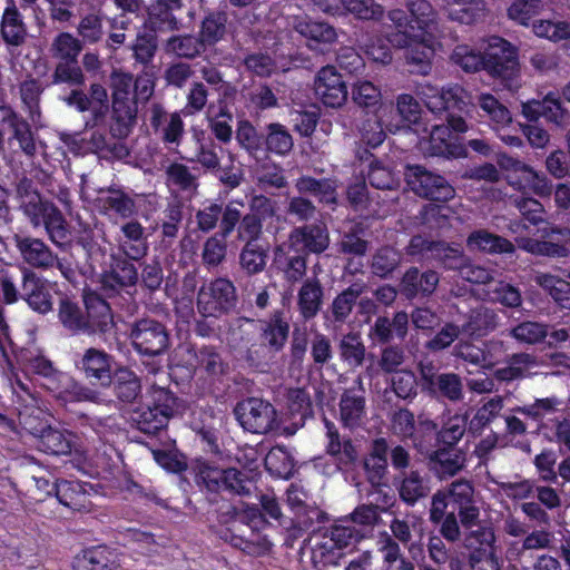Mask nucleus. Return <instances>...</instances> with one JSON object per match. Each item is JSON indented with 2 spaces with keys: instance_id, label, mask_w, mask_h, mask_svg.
Listing matches in <instances>:
<instances>
[{
  "instance_id": "44",
  "label": "nucleus",
  "mask_w": 570,
  "mask_h": 570,
  "mask_svg": "<svg viewBox=\"0 0 570 570\" xmlns=\"http://www.w3.org/2000/svg\"><path fill=\"white\" fill-rule=\"evenodd\" d=\"M301 194H311L318 197L320 202L334 204L336 202V185L331 179H315L303 176L295 184Z\"/></svg>"
},
{
  "instance_id": "62",
  "label": "nucleus",
  "mask_w": 570,
  "mask_h": 570,
  "mask_svg": "<svg viewBox=\"0 0 570 570\" xmlns=\"http://www.w3.org/2000/svg\"><path fill=\"white\" fill-rule=\"evenodd\" d=\"M352 98L355 104L366 108L382 105V94L380 88L368 80L355 81L352 88Z\"/></svg>"
},
{
  "instance_id": "63",
  "label": "nucleus",
  "mask_w": 570,
  "mask_h": 570,
  "mask_svg": "<svg viewBox=\"0 0 570 570\" xmlns=\"http://www.w3.org/2000/svg\"><path fill=\"white\" fill-rule=\"evenodd\" d=\"M532 29L535 36L554 42L570 39V22L567 21L539 20Z\"/></svg>"
},
{
  "instance_id": "40",
  "label": "nucleus",
  "mask_w": 570,
  "mask_h": 570,
  "mask_svg": "<svg viewBox=\"0 0 570 570\" xmlns=\"http://www.w3.org/2000/svg\"><path fill=\"white\" fill-rule=\"evenodd\" d=\"M481 110L489 118L493 130L505 129L512 122L510 110L490 94H481L478 98Z\"/></svg>"
},
{
  "instance_id": "3",
  "label": "nucleus",
  "mask_w": 570,
  "mask_h": 570,
  "mask_svg": "<svg viewBox=\"0 0 570 570\" xmlns=\"http://www.w3.org/2000/svg\"><path fill=\"white\" fill-rule=\"evenodd\" d=\"M87 318H83L79 308L67 301L61 302L59 317L62 324L70 331L89 328L105 332L112 324L109 305L95 294L85 296Z\"/></svg>"
},
{
  "instance_id": "18",
  "label": "nucleus",
  "mask_w": 570,
  "mask_h": 570,
  "mask_svg": "<svg viewBox=\"0 0 570 570\" xmlns=\"http://www.w3.org/2000/svg\"><path fill=\"white\" fill-rule=\"evenodd\" d=\"M38 450L52 455H65L72 451L82 453L78 448V436L71 432L48 425L38 435Z\"/></svg>"
},
{
  "instance_id": "45",
  "label": "nucleus",
  "mask_w": 570,
  "mask_h": 570,
  "mask_svg": "<svg viewBox=\"0 0 570 570\" xmlns=\"http://www.w3.org/2000/svg\"><path fill=\"white\" fill-rule=\"evenodd\" d=\"M497 313L488 307H479L471 312L462 331L469 335L483 336L498 326Z\"/></svg>"
},
{
  "instance_id": "53",
  "label": "nucleus",
  "mask_w": 570,
  "mask_h": 570,
  "mask_svg": "<svg viewBox=\"0 0 570 570\" xmlns=\"http://www.w3.org/2000/svg\"><path fill=\"white\" fill-rule=\"evenodd\" d=\"M451 59L466 72H475L481 68L485 69L484 55L468 45H458L451 55Z\"/></svg>"
},
{
  "instance_id": "12",
  "label": "nucleus",
  "mask_w": 570,
  "mask_h": 570,
  "mask_svg": "<svg viewBox=\"0 0 570 570\" xmlns=\"http://www.w3.org/2000/svg\"><path fill=\"white\" fill-rule=\"evenodd\" d=\"M548 239L539 240L534 238L522 237L517 239L518 246L532 255L546 256L551 258H564L570 254V229L551 228L543 234Z\"/></svg>"
},
{
  "instance_id": "14",
  "label": "nucleus",
  "mask_w": 570,
  "mask_h": 570,
  "mask_svg": "<svg viewBox=\"0 0 570 570\" xmlns=\"http://www.w3.org/2000/svg\"><path fill=\"white\" fill-rule=\"evenodd\" d=\"M315 94L328 107H341L347 98V88L335 67H323L316 76Z\"/></svg>"
},
{
  "instance_id": "48",
  "label": "nucleus",
  "mask_w": 570,
  "mask_h": 570,
  "mask_svg": "<svg viewBox=\"0 0 570 570\" xmlns=\"http://www.w3.org/2000/svg\"><path fill=\"white\" fill-rule=\"evenodd\" d=\"M537 365L533 356L527 353L514 354L507 366L495 371V377L500 381H513L530 374V370Z\"/></svg>"
},
{
  "instance_id": "36",
  "label": "nucleus",
  "mask_w": 570,
  "mask_h": 570,
  "mask_svg": "<svg viewBox=\"0 0 570 570\" xmlns=\"http://www.w3.org/2000/svg\"><path fill=\"white\" fill-rule=\"evenodd\" d=\"M431 468L440 478L456 474L465 463V455L456 449H441L430 455Z\"/></svg>"
},
{
  "instance_id": "42",
  "label": "nucleus",
  "mask_w": 570,
  "mask_h": 570,
  "mask_svg": "<svg viewBox=\"0 0 570 570\" xmlns=\"http://www.w3.org/2000/svg\"><path fill=\"white\" fill-rule=\"evenodd\" d=\"M533 281L561 307L570 309V283L548 273H537Z\"/></svg>"
},
{
  "instance_id": "57",
  "label": "nucleus",
  "mask_w": 570,
  "mask_h": 570,
  "mask_svg": "<svg viewBox=\"0 0 570 570\" xmlns=\"http://www.w3.org/2000/svg\"><path fill=\"white\" fill-rule=\"evenodd\" d=\"M510 335L522 344H537L548 335V325L538 322H522L510 331Z\"/></svg>"
},
{
  "instance_id": "31",
  "label": "nucleus",
  "mask_w": 570,
  "mask_h": 570,
  "mask_svg": "<svg viewBox=\"0 0 570 570\" xmlns=\"http://www.w3.org/2000/svg\"><path fill=\"white\" fill-rule=\"evenodd\" d=\"M438 284L439 275L436 272L428 271L420 274L417 268H411L404 274L401 288L407 297H414L417 294H432Z\"/></svg>"
},
{
  "instance_id": "47",
  "label": "nucleus",
  "mask_w": 570,
  "mask_h": 570,
  "mask_svg": "<svg viewBox=\"0 0 570 570\" xmlns=\"http://www.w3.org/2000/svg\"><path fill=\"white\" fill-rule=\"evenodd\" d=\"M265 146L267 151L285 156L292 150L294 141L285 126L273 122L266 127Z\"/></svg>"
},
{
  "instance_id": "8",
  "label": "nucleus",
  "mask_w": 570,
  "mask_h": 570,
  "mask_svg": "<svg viewBox=\"0 0 570 570\" xmlns=\"http://www.w3.org/2000/svg\"><path fill=\"white\" fill-rule=\"evenodd\" d=\"M235 416L244 430L252 433H267L277 426L274 406L261 399L249 397L235 407Z\"/></svg>"
},
{
  "instance_id": "37",
  "label": "nucleus",
  "mask_w": 570,
  "mask_h": 570,
  "mask_svg": "<svg viewBox=\"0 0 570 570\" xmlns=\"http://www.w3.org/2000/svg\"><path fill=\"white\" fill-rule=\"evenodd\" d=\"M121 233L126 240L120 243V248L131 259H139L146 255L148 246L145 239V228L136 220L121 226Z\"/></svg>"
},
{
  "instance_id": "29",
  "label": "nucleus",
  "mask_w": 570,
  "mask_h": 570,
  "mask_svg": "<svg viewBox=\"0 0 570 570\" xmlns=\"http://www.w3.org/2000/svg\"><path fill=\"white\" fill-rule=\"evenodd\" d=\"M393 431L402 438L413 440L415 446H421L417 439L419 432H434L436 424L431 420H420L419 425L415 424L414 415L406 409L399 410L394 413L392 420Z\"/></svg>"
},
{
  "instance_id": "25",
  "label": "nucleus",
  "mask_w": 570,
  "mask_h": 570,
  "mask_svg": "<svg viewBox=\"0 0 570 570\" xmlns=\"http://www.w3.org/2000/svg\"><path fill=\"white\" fill-rule=\"evenodd\" d=\"M386 109H379L373 118L367 119L361 127L362 140L371 147H377L385 139V132L395 134L402 130L401 121L387 120Z\"/></svg>"
},
{
  "instance_id": "59",
  "label": "nucleus",
  "mask_w": 570,
  "mask_h": 570,
  "mask_svg": "<svg viewBox=\"0 0 570 570\" xmlns=\"http://www.w3.org/2000/svg\"><path fill=\"white\" fill-rule=\"evenodd\" d=\"M399 491L402 500L412 505L419 499L426 497L430 488L417 472H411L403 479Z\"/></svg>"
},
{
  "instance_id": "30",
  "label": "nucleus",
  "mask_w": 570,
  "mask_h": 570,
  "mask_svg": "<svg viewBox=\"0 0 570 570\" xmlns=\"http://www.w3.org/2000/svg\"><path fill=\"white\" fill-rule=\"evenodd\" d=\"M7 1L8 6L4 9L1 20V35L6 43L12 47H19L24 42L27 28L14 4V0Z\"/></svg>"
},
{
  "instance_id": "21",
  "label": "nucleus",
  "mask_w": 570,
  "mask_h": 570,
  "mask_svg": "<svg viewBox=\"0 0 570 570\" xmlns=\"http://www.w3.org/2000/svg\"><path fill=\"white\" fill-rule=\"evenodd\" d=\"M73 570H112L119 566L116 551L105 546L81 550L72 559Z\"/></svg>"
},
{
  "instance_id": "50",
  "label": "nucleus",
  "mask_w": 570,
  "mask_h": 570,
  "mask_svg": "<svg viewBox=\"0 0 570 570\" xmlns=\"http://www.w3.org/2000/svg\"><path fill=\"white\" fill-rule=\"evenodd\" d=\"M387 450L389 446L386 441L384 439H379L373 443L372 452L365 459L364 465L373 483L381 480L386 471Z\"/></svg>"
},
{
  "instance_id": "55",
  "label": "nucleus",
  "mask_w": 570,
  "mask_h": 570,
  "mask_svg": "<svg viewBox=\"0 0 570 570\" xmlns=\"http://www.w3.org/2000/svg\"><path fill=\"white\" fill-rule=\"evenodd\" d=\"M542 117L558 127L564 128L570 125V114L563 108L559 96L549 92L543 97Z\"/></svg>"
},
{
  "instance_id": "61",
  "label": "nucleus",
  "mask_w": 570,
  "mask_h": 570,
  "mask_svg": "<svg viewBox=\"0 0 570 570\" xmlns=\"http://www.w3.org/2000/svg\"><path fill=\"white\" fill-rule=\"evenodd\" d=\"M115 392L119 399L130 402L136 399L140 383L136 374L127 368H119L115 374Z\"/></svg>"
},
{
  "instance_id": "9",
  "label": "nucleus",
  "mask_w": 570,
  "mask_h": 570,
  "mask_svg": "<svg viewBox=\"0 0 570 570\" xmlns=\"http://www.w3.org/2000/svg\"><path fill=\"white\" fill-rule=\"evenodd\" d=\"M500 165L510 171V185L514 188L533 193L540 197L550 195L551 184L544 174L539 173L529 165L508 156L502 157Z\"/></svg>"
},
{
  "instance_id": "58",
  "label": "nucleus",
  "mask_w": 570,
  "mask_h": 570,
  "mask_svg": "<svg viewBox=\"0 0 570 570\" xmlns=\"http://www.w3.org/2000/svg\"><path fill=\"white\" fill-rule=\"evenodd\" d=\"M203 47L204 45L200 42V39L190 35L170 37L165 46L167 52L184 58L198 56Z\"/></svg>"
},
{
  "instance_id": "17",
  "label": "nucleus",
  "mask_w": 570,
  "mask_h": 570,
  "mask_svg": "<svg viewBox=\"0 0 570 570\" xmlns=\"http://www.w3.org/2000/svg\"><path fill=\"white\" fill-rule=\"evenodd\" d=\"M425 250L431 252L432 255L441 261L449 269L460 271L462 265L468 261L459 246L453 247L444 243L428 242L421 236H415L411 239L409 246V253L411 255L420 254Z\"/></svg>"
},
{
  "instance_id": "20",
  "label": "nucleus",
  "mask_w": 570,
  "mask_h": 570,
  "mask_svg": "<svg viewBox=\"0 0 570 570\" xmlns=\"http://www.w3.org/2000/svg\"><path fill=\"white\" fill-rule=\"evenodd\" d=\"M330 239L325 227L321 225H307L293 229L288 237V246L294 252L307 250L322 253L328 246Z\"/></svg>"
},
{
  "instance_id": "4",
  "label": "nucleus",
  "mask_w": 570,
  "mask_h": 570,
  "mask_svg": "<svg viewBox=\"0 0 570 570\" xmlns=\"http://www.w3.org/2000/svg\"><path fill=\"white\" fill-rule=\"evenodd\" d=\"M485 70L509 88L519 86V61L515 48L500 37H491L484 52Z\"/></svg>"
},
{
  "instance_id": "13",
  "label": "nucleus",
  "mask_w": 570,
  "mask_h": 570,
  "mask_svg": "<svg viewBox=\"0 0 570 570\" xmlns=\"http://www.w3.org/2000/svg\"><path fill=\"white\" fill-rule=\"evenodd\" d=\"M323 12L332 16L353 14L361 20H380L384 8L374 0H311Z\"/></svg>"
},
{
  "instance_id": "64",
  "label": "nucleus",
  "mask_w": 570,
  "mask_h": 570,
  "mask_svg": "<svg viewBox=\"0 0 570 570\" xmlns=\"http://www.w3.org/2000/svg\"><path fill=\"white\" fill-rule=\"evenodd\" d=\"M542 9L541 0H517L509 7L508 17L522 26H528Z\"/></svg>"
},
{
  "instance_id": "54",
  "label": "nucleus",
  "mask_w": 570,
  "mask_h": 570,
  "mask_svg": "<svg viewBox=\"0 0 570 570\" xmlns=\"http://www.w3.org/2000/svg\"><path fill=\"white\" fill-rule=\"evenodd\" d=\"M487 299L499 303L507 307H519L522 303V296L519 288L505 282H498L487 291Z\"/></svg>"
},
{
  "instance_id": "2",
  "label": "nucleus",
  "mask_w": 570,
  "mask_h": 570,
  "mask_svg": "<svg viewBox=\"0 0 570 570\" xmlns=\"http://www.w3.org/2000/svg\"><path fill=\"white\" fill-rule=\"evenodd\" d=\"M181 412V404L168 390L151 385L144 402L134 414V421L144 433H155L165 426L168 420Z\"/></svg>"
},
{
  "instance_id": "52",
  "label": "nucleus",
  "mask_w": 570,
  "mask_h": 570,
  "mask_svg": "<svg viewBox=\"0 0 570 570\" xmlns=\"http://www.w3.org/2000/svg\"><path fill=\"white\" fill-rule=\"evenodd\" d=\"M503 409V397L494 396L484 402L470 421V430L474 433L490 424Z\"/></svg>"
},
{
  "instance_id": "56",
  "label": "nucleus",
  "mask_w": 570,
  "mask_h": 570,
  "mask_svg": "<svg viewBox=\"0 0 570 570\" xmlns=\"http://www.w3.org/2000/svg\"><path fill=\"white\" fill-rule=\"evenodd\" d=\"M288 331V323L274 316L262 327V337L273 350L279 351L287 340Z\"/></svg>"
},
{
  "instance_id": "16",
  "label": "nucleus",
  "mask_w": 570,
  "mask_h": 570,
  "mask_svg": "<svg viewBox=\"0 0 570 570\" xmlns=\"http://www.w3.org/2000/svg\"><path fill=\"white\" fill-rule=\"evenodd\" d=\"M419 148L426 156L459 157L463 148L453 141L451 130L445 125H434L419 139Z\"/></svg>"
},
{
  "instance_id": "33",
  "label": "nucleus",
  "mask_w": 570,
  "mask_h": 570,
  "mask_svg": "<svg viewBox=\"0 0 570 570\" xmlns=\"http://www.w3.org/2000/svg\"><path fill=\"white\" fill-rule=\"evenodd\" d=\"M17 179L16 191L19 207L36 227V170L31 168L21 175L17 174Z\"/></svg>"
},
{
  "instance_id": "24",
  "label": "nucleus",
  "mask_w": 570,
  "mask_h": 570,
  "mask_svg": "<svg viewBox=\"0 0 570 570\" xmlns=\"http://www.w3.org/2000/svg\"><path fill=\"white\" fill-rule=\"evenodd\" d=\"M294 29L308 41L311 49H317L320 45H332L337 40V31L326 22L301 18L295 21Z\"/></svg>"
},
{
  "instance_id": "43",
  "label": "nucleus",
  "mask_w": 570,
  "mask_h": 570,
  "mask_svg": "<svg viewBox=\"0 0 570 570\" xmlns=\"http://www.w3.org/2000/svg\"><path fill=\"white\" fill-rule=\"evenodd\" d=\"M265 466L271 474L281 479H288L294 473L295 461L285 446L276 445L266 454Z\"/></svg>"
},
{
  "instance_id": "19",
  "label": "nucleus",
  "mask_w": 570,
  "mask_h": 570,
  "mask_svg": "<svg viewBox=\"0 0 570 570\" xmlns=\"http://www.w3.org/2000/svg\"><path fill=\"white\" fill-rule=\"evenodd\" d=\"M0 120L11 129V138L18 141L20 149L31 159V166H33L36 139L30 124L9 106H0Z\"/></svg>"
},
{
  "instance_id": "7",
  "label": "nucleus",
  "mask_w": 570,
  "mask_h": 570,
  "mask_svg": "<svg viewBox=\"0 0 570 570\" xmlns=\"http://www.w3.org/2000/svg\"><path fill=\"white\" fill-rule=\"evenodd\" d=\"M236 304V293L233 283L217 278L204 284L197 296V308L205 317H217L228 312Z\"/></svg>"
},
{
  "instance_id": "23",
  "label": "nucleus",
  "mask_w": 570,
  "mask_h": 570,
  "mask_svg": "<svg viewBox=\"0 0 570 570\" xmlns=\"http://www.w3.org/2000/svg\"><path fill=\"white\" fill-rule=\"evenodd\" d=\"M149 120L166 144H179L184 135V121L179 112L167 114L163 106L153 105Z\"/></svg>"
},
{
  "instance_id": "28",
  "label": "nucleus",
  "mask_w": 570,
  "mask_h": 570,
  "mask_svg": "<svg viewBox=\"0 0 570 570\" xmlns=\"http://www.w3.org/2000/svg\"><path fill=\"white\" fill-rule=\"evenodd\" d=\"M466 247L471 252H484L489 254L513 253V244L485 229H479L471 233L466 238Z\"/></svg>"
},
{
  "instance_id": "46",
  "label": "nucleus",
  "mask_w": 570,
  "mask_h": 570,
  "mask_svg": "<svg viewBox=\"0 0 570 570\" xmlns=\"http://www.w3.org/2000/svg\"><path fill=\"white\" fill-rule=\"evenodd\" d=\"M366 286L356 282L338 294L332 303V314L335 321L344 322L353 311L357 298L363 294Z\"/></svg>"
},
{
  "instance_id": "51",
  "label": "nucleus",
  "mask_w": 570,
  "mask_h": 570,
  "mask_svg": "<svg viewBox=\"0 0 570 570\" xmlns=\"http://www.w3.org/2000/svg\"><path fill=\"white\" fill-rule=\"evenodd\" d=\"M379 551L383 554L386 570H391L396 562V570H414L413 563L402 557L399 543L386 532L380 537Z\"/></svg>"
},
{
  "instance_id": "10",
  "label": "nucleus",
  "mask_w": 570,
  "mask_h": 570,
  "mask_svg": "<svg viewBox=\"0 0 570 570\" xmlns=\"http://www.w3.org/2000/svg\"><path fill=\"white\" fill-rule=\"evenodd\" d=\"M43 491L46 498H52L59 504L73 511H88L90 501L88 494L79 482L61 481L38 476V492Z\"/></svg>"
},
{
  "instance_id": "35",
  "label": "nucleus",
  "mask_w": 570,
  "mask_h": 570,
  "mask_svg": "<svg viewBox=\"0 0 570 570\" xmlns=\"http://www.w3.org/2000/svg\"><path fill=\"white\" fill-rule=\"evenodd\" d=\"M228 17L224 11L208 12L200 24L198 38L204 46H214L225 39Z\"/></svg>"
},
{
  "instance_id": "41",
  "label": "nucleus",
  "mask_w": 570,
  "mask_h": 570,
  "mask_svg": "<svg viewBox=\"0 0 570 570\" xmlns=\"http://www.w3.org/2000/svg\"><path fill=\"white\" fill-rule=\"evenodd\" d=\"M112 108L117 128L112 127L111 130L120 137L128 135L137 115L136 102L129 97H121L119 92H114Z\"/></svg>"
},
{
  "instance_id": "34",
  "label": "nucleus",
  "mask_w": 570,
  "mask_h": 570,
  "mask_svg": "<svg viewBox=\"0 0 570 570\" xmlns=\"http://www.w3.org/2000/svg\"><path fill=\"white\" fill-rule=\"evenodd\" d=\"M82 370L86 376L102 385L111 382V362L104 351L89 348L82 357Z\"/></svg>"
},
{
  "instance_id": "38",
  "label": "nucleus",
  "mask_w": 570,
  "mask_h": 570,
  "mask_svg": "<svg viewBox=\"0 0 570 570\" xmlns=\"http://www.w3.org/2000/svg\"><path fill=\"white\" fill-rule=\"evenodd\" d=\"M323 288L320 281L314 277L306 279L298 291V307L304 318L314 317L322 305Z\"/></svg>"
},
{
  "instance_id": "49",
  "label": "nucleus",
  "mask_w": 570,
  "mask_h": 570,
  "mask_svg": "<svg viewBox=\"0 0 570 570\" xmlns=\"http://www.w3.org/2000/svg\"><path fill=\"white\" fill-rule=\"evenodd\" d=\"M324 422L327 438L326 452L332 456L338 458L340 461L345 463L355 460L356 451L351 441H342L334 423L328 420H325Z\"/></svg>"
},
{
  "instance_id": "39",
  "label": "nucleus",
  "mask_w": 570,
  "mask_h": 570,
  "mask_svg": "<svg viewBox=\"0 0 570 570\" xmlns=\"http://www.w3.org/2000/svg\"><path fill=\"white\" fill-rule=\"evenodd\" d=\"M365 400L361 391L346 390L340 402L341 420L345 426L358 425L364 415Z\"/></svg>"
},
{
  "instance_id": "22",
  "label": "nucleus",
  "mask_w": 570,
  "mask_h": 570,
  "mask_svg": "<svg viewBox=\"0 0 570 570\" xmlns=\"http://www.w3.org/2000/svg\"><path fill=\"white\" fill-rule=\"evenodd\" d=\"M440 6L450 20L463 24L476 23L488 13L484 0H442Z\"/></svg>"
},
{
  "instance_id": "15",
  "label": "nucleus",
  "mask_w": 570,
  "mask_h": 570,
  "mask_svg": "<svg viewBox=\"0 0 570 570\" xmlns=\"http://www.w3.org/2000/svg\"><path fill=\"white\" fill-rule=\"evenodd\" d=\"M362 537L363 533L360 530L344 520L326 530L318 549L325 562L336 563L335 559L340 558L341 554L336 553L335 550H342L358 541Z\"/></svg>"
},
{
  "instance_id": "11",
  "label": "nucleus",
  "mask_w": 570,
  "mask_h": 570,
  "mask_svg": "<svg viewBox=\"0 0 570 570\" xmlns=\"http://www.w3.org/2000/svg\"><path fill=\"white\" fill-rule=\"evenodd\" d=\"M130 337L134 347L145 355H159L169 346V335L165 326L150 318L136 322Z\"/></svg>"
},
{
  "instance_id": "27",
  "label": "nucleus",
  "mask_w": 570,
  "mask_h": 570,
  "mask_svg": "<svg viewBox=\"0 0 570 570\" xmlns=\"http://www.w3.org/2000/svg\"><path fill=\"white\" fill-rule=\"evenodd\" d=\"M38 385L53 393L57 399L67 400L66 393L71 384V379L56 371L51 363L38 354Z\"/></svg>"
},
{
  "instance_id": "32",
  "label": "nucleus",
  "mask_w": 570,
  "mask_h": 570,
  "mask_svg": "<svg viewBox=\"0 0 570 570\" xmlns=\"http://www.w3.org/2000/svg\"><path fill=\"white\" fill-rule=\"evenodd\" d=\"M69 106L76 107L79 111L90 110L95 115L102 114L107 110L108 95L106 89L100 85H92L90 89V97H87L82 91L72 90L71 94L65 98Z\"/></svg>"
},
{
  "instance_id": "5",
  "label": "nucleus",
  "mask_w": 570,
  "mask_h": 570,
  "mask_svg": "<svg viewBox=\"0 0 570 570\" xmlns=\"http://www.w3.org/2000/svg\"><path fill=\"white\" fill-rule=\"evenodd\" d=\"M414 92L433 114L450 110L469 112L472 106L466 91L459 85H451L440 89L424 81L415 85Z\"/></svg>"
},
{
  "instance_id": "1",
  "label": "nucleus",
  "mask_w": 570,
  "mask_h": 570,
  "mask_svg": "<svg viewBox=\"0 0 570 570\" xmlns=\"http://www.w3.org/2000/svg\"><path fill=\"white\" fill-rule=\"evenodd\" d=\"M405 6L410 18L401 9L390 10L387 18L395 31L387 35L386 39L380 36L370 38L361 48L372 61L381 65H389L393 59L386 42L395 48H404L405 59L412 66V71L428 75L439 47L438 37L441 30L438 12L426 0H409Z\"/></svg>"
},
{
  "instance_id": "60",
  "label": "nucleus",
  "mask_w": 570,
  "mask_h": 570,
  "mask_svg": "<svg viewBox=\"0 0 570 570\" xmlns=\"http://www.w3.org/2000/svg\"><path fill=\"white\" fill-rule=\"evenodd\" d=\"M42 210L45 227L50 239L57 245H62L67 242L68 230L61 213L52 207H45Z\"/></svg>"
},
{
  "instance_id": "6",
  "label": "nucleus",
  "mask_w": 570,
  "mask_h": 570,
  "mask_svg": "<svg viewBox=\"0 0 570 570\" xmlns=\"http://www.w3.org/2000/svg\"><path fill=\"white\" fill-rule=\"evenodd\" d=\"M405 179L409 187L420 197L448 202L455 196V189L444 177L429 171L420 165L407 166Z\"/></svg>"
},
{
  "instance_id": "26",
  "label": "nucleus",
  "mask_w": 570,
  "mask_h": 570,
  "mask_svg": "<svg viewBox=\"0 0 570 570\" xmlns=\"http://www.w3.org/2000/svg\"><path fill=\"white\" fill-rule=\"evenodd\" d=\"M100 212L105 215H115L126 219L135 215L136 204L134 199L121 189H108L102 191L97 199Z\"/></svg>"
}]
</instances>
